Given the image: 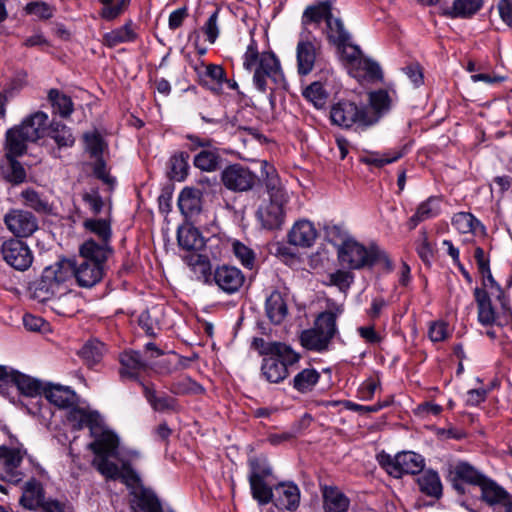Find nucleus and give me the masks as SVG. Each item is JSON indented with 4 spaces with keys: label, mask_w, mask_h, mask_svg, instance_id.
I'll return each instance as SVG.
<instances>
[{
    "label": "nucleus",
    "mask_w": 512,
    "mask_h": 512,
    "mask_svg": "<svg viewBox=\"0 0 512 512\" xmlns=\"http://www.w3.org/2000/svg\"><path fill=\"white\" fill-rule=\"evenodd\" d=\"M3 260L18 271H26L33 263V253L29 246L18 239H8L1 245Z\"/></svg>",
    "instance_id": "obj_10"
},
{
    "label": "nucleus",
    "mask_w": 512,
    "mask_h": 512,
    "mask_svg": "<svg viewBox=\"0 0 512 512\" xmlns=\"http://www.w3.org/2000/svg\"><path fill=\"white\" fill-rule=\"evenodd\" d=\"M303 96L316 108L321 109L327 102V93L319 82H313L303 92Z\"/></svg>",
    "instance_id": "obj_57"
},
{
    "label": "nucleus",
    "mask_w": 512,
    "mask_h": 512,
    "mask_svg": "<svg viewBox=\"0 0 512 512\" xmlns=\"http://www.w3.org/2000/svg\"><path fill=\"white\" fill-rule=\"evenodd\" d=\"M71 260H61L46 267L41 278L33 285L32 296L45 303L55 296H65L68 291L67 281L72 278Z\"/></svg>",
    "instance_id": "obj_4"
},
{
    "label": "nucleus",
    "mask_w": 512,
    "mask_h": 512,
    "mask_svg": "<svg viewBox=\"0 0 512 512\" xmlns=\"http://www.w3.org/2000/svg\"><path fill=\"white\" fill-rule=\"evenodd\" d=\"M21 490L20 505L30 511L39 510L46 499L43 484L39 480L31 478L23 484Z\"/></svg>",
    "instance_id": "obj_26"
},
{
    "label": "nucleus",
    "mask_w": 512,
    "mask_h": 512,
    "mask_svg": "<svg viewBox=\"0 0 512 512\" xmlns=\"http://www.w3.org/2000/svg\"><path fill=\"white\" fill-rule=\"evenodd\" d=\"M316 238L317 230L313 223L308 220L296 222L288 233V242L302 248L311 247Z\"/></svg>",
    "instance_id": "obj_28"
},
{
    "label": "nucleus",
    "mask_w": 512,
    "mask_h": 512,
    "mask_svg": "<svg viewBox=\"0 0 512 512\" xmlns=\"http://www.w3.org/2000/svg\"><path fill=\"white\" fill-rule=\"evenodd\" d=\"M252 348L257 350L259 354L266 356H285L288 361H293L296 358V352L289 346L280 342H267L263 338H254L252 341Z\"/></svg>",
    "instance_id": "obj_36"
},
{
    "label": "nucleus",
    "mask_w": 512,
    "mask_h": 512,
    "mask_svg": "<svg viewBox=\"0 0 512 512\" xmlns=\"http://www.w3.org/2000/svg\"><path fill=\"white\" fill-rule=\"evenodd\" d=\"M474 297L478 307V320L482 325L507 326L512 323L509 300H506V306H501V312L495 313L490 296L485 289L475 288Z\"/></svg>",
    "instance_id": "obj_9"
},
{
    "label": "nucleus",
    "mask_w": 512,
    "mask_h": 512,
    "mask_svg": "<svg viewBox=\"0 0 512 512\" xmlns=\"http://www.w3.org/2000/svg\"><path fill=\"white\" fill-rule=\"evenodd\" d=\"M178 244L187 251H198L205 245L204 238L194 227H181L178 229Z\"/></svg>",
    "instance_id": "obj_42"
},
{
    "label": "nucleus",
    "mask_w": 512,
    "mask_h": 512,
    "mask_svg": "<svg viewBox=\"0 0 512 512\" xmlns=\"http://www.w3.org/2000/svg\"><path fill=\"white\" fill-rule=\"evenodd\" d=\"M450 336L448 325L444 321H433L429 325L428 337L432 342H441Z\"/></svg>",
    "instance_id": "obj_63"
},
{
    "label": "nucleus",
    "mask_w": 512,
    "mask_h": 512,
    "mask_svg": "<svg viewBox=\"0 0 512 512\" xmlns=\"http://www.w3.org/2000/svg\"><path fill=\"white\" fill-rule=\"evenodd\" d=\"M243 67L250 72L253 71V83L262 93L268 89V79L277 87H285V78L278 57L271 51L259 52L254 39H251L243 55Z\"/></svg>",
    "instance_id": "obj_1"
},
{
    "label": "nucleus",
    "mask_w": 512,
    "mask_h": 512,
    "mask_svg": "<svg viewBox=\"0 0 512 512\" xmlns=\"http://www.w3.org/2000/svg\"><path fill=\"white\" fill-rule=\"evenodd\" d=\"M49 125V116L43 111H36L25 117L19 125L8 129L5 141L11 144L13 152L26 153L27 142L35 143L43 138Z\"/></svg>",
    "instance_id": "obj_5"
},
{
    "label": "nucleus",
    "mask_w": 512,
    "mask_h": 512,
    "mask_svg": "<svg viewBox=\"0 0 512 512\" xmlns=\"http://www.w3.org/2000/svg\"><path fill=\"white\" fill-rule=\"evenodd\" d=\"M48 100L51 103L53 112L60 115L62 118H68L74 110L71 97L58 89L49 90Z\"/></svg>",
    "instance_id": "obj_43"
},
{
    "label": "nucleus",
    "mask_w": 512,
    "mask_h": 512,
    "mask_svg": "<svg viewBox=\"0 0 512 512\" xmlns=\"http://www.w3.org/2000/svg\"><path fill=\"white\" fill-rule=\"evenodd\" d=\"M47 136L55 144L49 147V153L54 158H60V152L73 147L76 141L72 129L57 121L50 122Z\"/></svg>",
    "instance_id": "obj_18"
},
{
    "label": "nucleus",
    "mask_w": 512,
    "mask_h": 512,
    "mask_svg": "<svg viewBox=\"0 0 512 512\" xmlns=\"http://www.w3.org/2000/svg\"><path fill=\"white\" fill-rule=\"evenodd\" d=\"M71 260H61L46 267L41 278L33 285L32 296L45 303L55 296H65L68 291L67 281L72 278Z\"/></svg>",
    "instance_id": "obj_3"
},
{
    "label": "nucleus",
    "mask_w": 512,
    "mask_h": 512,
    "mask_svg": "<svg viewBox=\"0 0 512 512\" xmlns=\"http://www.w3.org/2000/svg\"><path fill=\"white\" fill-rule=\"evenodd\" d=\"M344 309L341 305L330 303L328 310L320 313L315 320L314 327H316L321 334L327 336L332 340L337 332L336 320L338 316L343 313Z\"/></svg>",
    "instance_id": "obj_30"
},
{
    "label": "nucleus",
    "mask_w": 512,
    "mask_h": 512,
    "mask_svg": "<svg viewBox=\"0 0 512 512\" xmlns=\"http://www.w3.org/2000/svg\"><path fill=\"white\" fill-rule=\"evenodd\" d=\"M162 355L163 351L152 342L145 345L144 355L139 351H124L120 355V377L122 379L134 380L140 383V374L153 368L151 360Z\"/></svg>",
    "instance_id": "obj_7"
},
{
    "label": "nucleus",
    "mask_w": 512,
    "mask_h": 512,
    "mask_svg": "<svg viewBox=\"0 0 512 512\" xmlns=\"http://www.w3.org/2000/svg\"><path fill=\"white\" fill-rule=\"evenodd\" d=\"M178 206L181 212L191 217L201 211V193L194 188H184L178 198Z\"/></svg>",
    "instance_id": "obj_39"
},
{
    "label": "nucleus",
    "mask_w": 512,
    "mask_h": 512,
    "mask_svg": "<svg viewBox=\"0 0 512 512\" xmlns=\"http://www.w3.org/2000/svg\"><path fill=\"white\" fill-rule=\"evenodd\" d=\"M21 197L24 200V204L36 212L46 213L50 210L48 201L33 189L22 191Z\"/></svg>",
    "instance_id": "obj_56"
},
{
    "label": "nucleus",
    "mask_w": 512,
    "mask_h": 512,
    "mask_svg": "<svg viewBox=\"0 0 512 512\" xmlns=\"http://www.w3.org/2000/svg\"><path fill=\"white\" fill-rule=\"evenodd\" d=\"M440 213V198L431 196L421 202L414 215L408 221V227L413 230L420 222L436 217Z\"/></svg>",
    "instance_id": "obj_35"
},
{
    "label": "nucleus",
    "mask_w": 512,
    "mask_h": 512,
    "mask_svg": "<svg viewBox=\"0 0 512 512\" xmlns=\"http://www.w3.org/2000/svg\"><path fill=\"white\" fill-rule=\"evenodd\" d=\"M135 505L141 512H162V506L151 490L143 489L135 495Z\"/></svg>",
    "instance_id": "obj_50"
},
{
    "label": "nucleus",
    "mask_w": 512,
    "mask_h": 512,
    "mask_svg": "<svg viewBox=\"0 0 512 512\" xmlns=\"http://www.w3.org/2000/svg\"><path fill=\"white\" fill-rule=\"evenodd\" d=\"M395 463L399 470V478L403 474L420 473L425 466L424 458L412 451H403L395 455Z\"/></svg>",
    "instance_id": "obj_34"
},
{
    "label": "nucleus",
    "mask_w": 512,
    "mask_h": 512,
    "mask_svg": "<svg viewBox=\"0 0 512 512\" xmlns=\"http://www.w3.org/2000/svg\"><path fill=\"white\" fill-rule=\"evenodd\" d=\"M68 421L74 430L88 427L91 430L99 424L100 415L97 411L72 406L67 415Z\"/></svg>",
    "instance_id": "obj_33"
},
{
    "label": "nucleus",
    "mask_w": 512,
    "mask_h": 512,
    "mask_svg": "<svg viewBox=\"0 0 512 512\" xmlns=\"http://www.w3.org/2000/svg\"><path fill=\"white\" fill-rule=\"evenodd\" d=\"M297 68L300 75H308L314 68L317 47L308 35L301 34L296 47Z\"/></svg>",
    "instance_id": "obj_23"
},
{
    "label": "nucleus",
    "mask_w": 512,
    "mask_h": 512,
    "mask_svg": "<svg viewBox=\"0 0 512 512\" xmlns=\"http://www.w3.org/2000/svg\"><path fill=\"white\" fill-rule=\"evenodd\" d=\"M481 488V497L489 505L503 504L506 505L509 501L508 492L498 485L495 481L483 478L478 485Z\"/></svg>",
    "instance_id": "obj_37"
},
{
    "label": "nucleus",
    "mask_w": 512,
    "mask_h": 512,
    "mask_svg": "<svg viewBox=\"0 0 512 512\" xmlns=\"http://www.w3.org/2000/svg\"><path fill=\"white\" fill-rule=\"evenodd\" d=\"M85 149L90 153L91 157H102L104 150V141L97 132H88L84 134Z\"/></svg>",
    "instance_id": "obj_61"
},
{
    "label": "nucleus",
    "mask_w": 512,
    "mask_h": 512,
    "mask_svg": "<svg viewBox=\"0 0 512 512\" xmlns=\"http://www.w3.org/2000/svg\"><path fill=\"white\" fill-rule=\"evenodd\" d=\"M449 476L451 481L459 480L473 485H479L485 477L466 462H459L452 466Z\"/></svg>",
    "instance_id": "obj_40"
},
{
    "label": "nucleus",
    "mask_w": 512,
    "mask_h": 512,
    "mask_svg": "<svg viewBox=\"0 0 512 512\" xmlns=\"http://www.w3.org/2000/svg\"><path fill=\"white\" fill-rule=\"evenodd\" d=\"M341 51L342 57L350 64L362 63V52L357 45L347 41L343 46H337Z\"/></svg>",
    "instance_id": "obj_64"
},
{
    "label": "nucleus",
    "mask_w": 512,
    "mask_h": 512,
    "mask_svg": "<svg viewBox=\"0 0 512 512\" xmlns=\"http://www.w3.org/2000/svg\"><path fill=\"white\" fill-rule=\"evenodd\" d=\"M257 176L247 167L240 164L227 166L221 174L223 185L234 192H245L251 190L256 182Z\"/></svg>",
    "instance_id": "obj_12"
},
{
    "label": "nucleus",
    "mask_w": 512,
    "mask_h": 512,
    "mask_svg": "<svg viewBox=\"0 0 512 512\" xmlns=\"http://www.w3.org/2000/svg\"><path fill=\"white\" fill-rule=\"evenodd\" d=\"M325 33L328 40L336 46H343L350 40V34L344 28L342 21L333 16L327 20Z\"/></svg>",
    "instance_id": "obj_46"
},
{
    "label": "nucleus",
    "mask_w": 512,
    "mask_h": 512,
    "mask_svg": "<svg viewBox=\"0 0 512 512\" xmlns=\"http://www.w3.org/2000/svg\"><path fill=\"white\" fill-rule=\"evenodd\" d=\"M72 268V277H75L78 285L84 288H91L102 280L105 267L81 259L78 263L72 261Z\"/></svg>",
    "instance_id": "obj_20"
},
{
    "label": "nucleus",
    "mask_w": 512,
    "mask_h": 512,
    "mask_svg": "<svg viewBox=\"0 0 512 512\" xmlns=\"http://www.w3.org/2000/svg\"><path fill=\"white\" fill-rule=\"evenodd\" d=\"M45 398L58 408H71L77 402V395L68 386L49 385L44 388Z\"/></svg>",
    "instance_id": "obj_29"
},
{
    "label": "nucleus",
    "mask_w": 512,
    "mask_h": 512,
    "mask_svg": "<svg viewBox=\"0 0 512 512\" xmlns=\"http://www.w3.org/2000/svg\"><path fill=\"white\" fill-rule=\"evenodd\" d=\"M403 156L402 150H394L389 151L386 153H379V152H370L366 155H363L360 157V162L366 164L375 166L378 168L383 167L384 165L393 163L400 159Z\"/></svg>",
    "instance_id": "obj_47"
},
{
    "label": "nucleus",
    "mask_w": 512,
    "mask_h": 512,
    "mask_svg": "<svg viewBox=\"0 0 512 512\" xmlns=\"http://www.w3.org/2000/svg\"><path fill=\"white\" fill-rule=\"evenodd\" d=\"M452 225L460 233H476L478 228H483L481 223L468 212L456 213L452 218Z\"/></svg>",
    "instance_id": "obj_54"
},
{
    "label": "nucleus",
    "mask_w": 512,
    "mask_h": 512,
    "mask_svg": "<svg viewBox=\"0 0 512 512\" xmlns=\"http://www.w3.org/2000/svg\"><path fill=\"white\" fill-rule=\"evenodd\" d=\"M105 352V345L98 340H90L80 349L79 355L88 366L99 363Z\"/></svg>",
    "instance_id": "obj_48"
},
{
    "label": "nucleus",
    "mask_w": 512,
    "mask_h": 512,
    "mask_svg": "<svg viewBox=\"0 0 512 512\" xmlns=\"http://www.w3.org/2000/svg\"><path fill=\"white\" fill-rule=\"evenodd\" d=\"M186 148L190 151L201 149L194 157L193 163L195 167L202 171H216L221 162V156L218 149L213 147V140L202 138L196 135H187Z\"/></svg>",
    "instance_id": "obj_8"
},
{
    "label": "nucleus",
    "mask_w": 512,
    "mask_h": 512,
    "mask_svg": "<svg viewBox=\"0 0 512 512\" xmlns=\"http://www.w3.org/2000/svg\"><path fill=\"white\" fill-rule=\"evenodd\" d=\"M26 454L27 451L22 444L0 445V467L6 480L14 484L22 480L23 473L19 468Z\"/></svg>",
    "instance_id": "obj_11"
},
{
    "label": "nucleus",
    "mask_w": 512,
    "mask_h": 512,
    "mask_svg": "<svg viewBox=\"0 0 512 512\" xmlns=\"http://www.w3.org/2000/svg\"><path fill=\"white\" fill-rule=\"evenodd\" d=\"M0 380H10L19 392L27 397H36L44 393L40 381L18 371L9 372L6 366L0 365Z\"/></svg>",
    "instance_id": "obj_19"
},
{
    "label": "nucleus",
    "mask_w": 512,
    "mask_h": 512,
    "mask_svg": "<svg viewBox=\"0 0 512 512\" xmlns=\"http://www.w3.org/2000/svg\"><path fill=\"white\" fill-rule=\"evenodd\" d=\"M8 230L17 237H28L38 228L34 215L24 210H11L4 217Z\"/></svg>",
    "instance_id": "obj_16"
},
{
    "label": "nucleus",
    "mask_w": 512,
    "mask_h": 512,
    "mask_svg": "<svg viewBox=\"0 0 512 512\" xmlns=\"http://www.w3.org/2000/svg\"><path fill=\"white\" fill-rule=\"evenodd\" d=\"M419 489L427 496L440 498L442 496V484L437 472L428 470L417 479Z\"/></svg>",
    "instance_id": "obj_44"
},
{
    "label": "nucleus",
    "mask_w": 512,
    "mask_h": 512,
    "mask_svg": "<svg viewBox=\"0 0 512 512\" xmlns=\"http://www.w3.org/2000/svg\"><path fill=\"white\" fill-rule=\"evenodd\" d=\"M331 17L332 13L327 5L320 4L317 6H309L303 13L302 23L303 25H319L322 22L327 24L328 18Z\"/></svg>",
    "instance_id": "obj_53"
},
{
    "label": "nucleus",
    "mask_w": 512,
    "mask_h": 512,
    "mask_svg": "<svg viewBox=\"0 0 512 512\" xmlns=\"http://www.w3.org/2000/svg\"><path fill=\"white\" fill-rule=\"evenodd\" d=\"M369 101L373 113L379 118L382 112L387 111L390 108L391 99L386 90H378L371 92L369 95Z\"/></svg>",
    "instance_id": "obj_58"
},
{
    "label": "nucleus",
    "mask_w": 512,
    "mask_h": 512,
    "mask_svg": "<svg viewBox=\"0 0 512 512\" xmlns=\"http://www.w3.org/2000/svg\"><path fill=\"white\" fill-rule=\"evenodd\" d=\"M266 315L274 324H280L287 316L288 309L283 295L279 291H273L265 302Z\"/></svg>",
    "instance_id": "obj_38"
},
{
    "label": "nucleus",
    "mask_w": 512,
    "mask_h": 512,
    "mask_svg": "<svg viewBox=\"0 0 512 512\" xmlns=\"http://www.w3.org/2000/svg\"><path fill=\"white\" fill-rule=\"evenodd\" d=\"M274 504L280 509L296 511L300 504V489L293 482L279 483L274 487Z\"/></svg>",
    "instance_id": "obj_24"
},
{
    "label": "nucleus",
    "mask_w": 512,
    "mask_h": 512,
    "mask_svg": "<svg viewBox=\"0 0 512 512\" xmlns=\"http://www.w3.org/2000/svg\"><path fill=\"white\" fill-rule=\"evenodd\" d=\"M261 172L263 176L265 175L264 183L270 200L288 201V195L275 168L264 161L261 165Z\"/></svg>",
    "instance_id": "obj_31"
},
{
    "label": "nucleus",
    "mask_w": 512,
    "mask_h": 512,
    "mask_svg": "<svg viewBox=\"0 0 512 512\" xmlns=\"http://www.w3.org/2000/svg\"><path fill=\"white\" fill-rule=\"evenodd\" d=\"M271 473L272 469L270 467H260L257 462H251V472L249 475L251 493L252 497L260 505L268 504L274 500V488L269 487L265 482V478L271 475Z\"/></svg>",
    "instance_id": "obj_13"
},
{
    "label": "nucleus",
    "mask_w": 512,
    "mask_h": 512,
    "mask_svg": "<svg viewBox=\"0 0 512 512\" xmlns=\"http://www.w3.org/2000/svg\"><path fill=\"white\" fill-rule=\"evenodd\" d=\"M112 253L113 249L110 244L98 242L94 238L85 240L79 247L80 259L88 260L104 267Z\"/></svg>",
    "instance_id": "obj_25"
},
{
    "label": "nucleus",
    "mask_w": 512,
    "mask_h": 512,
    "mask_svg": "<svg viewBox=\"0 0 512 512\" xmlns=\"http://www.w3.org/2000/svg\"><path fill=\"white\" fill-rule=\"evenodd\" d=\"M143 395L151 408L160 413H176L180 410L178 400L166 393H158L153 384L140 382Z\"/></svg>",
    "instance_id": "obj_21"
},
{
    "label": "nucleus",
    "mask_w": 512,
    "mask_h": 512,
    "mask_svg": "<svg viewBox=\"0 0 512 512\" xmlns=\"http://www.w3.org/2000/svg\"><path fill=\"white\" fill-rule=\"evenodd\" d=\"M300 359V355L296 353L293 361H288L285 356H269L263 359L261 365V374L269 382L273 384L284 381L289 375V367L296 364Z\"/></svg>",
    "instance_id": "obj_14"
},
{
    "label": "nucleus",
    "mask_w": 512,
    "mask_h": 512,
    "mask_svg": "<svg viewBox=\"0 0 512 512\" xmlns=\"http://www.w3.org/2000/svg\"><path fill=\"white\" fill-rule=\"evenodd\" d=\"M288 201L270 200L257 211L258 220L265 229L273 230L282 226L285 218L284 205Z\"/></svg>",
    "instance_id": "obj_22"
},
{
    "label": "nucleus",
    "mask_w": 512,
    "mask_h": 512,
    "mask_svg": "<svg viewBox=\"0 0 512 512\" xmlns=\"http://www.w3.org/2000/svg\"><path fill=\"white\" fill-rule=\"evenodd\" d=\"M233 253L240 263L249 269H252L255 262V253L248 246L244 245L239 241H235L232 244Z\"/></svg>",
    "instance_id": "obj_60"
},
{
    "label": "nucleus",
    "mask_w": 512,
    "mask_h": 512,
    "mask_svg": "<svg viewBox=\"0 0 512 512\" xmlns=\"http://www.w3.org/2000/svg\"><path fill=\"white\" fill-rule=\"evenodd\" d=\"M137 38V34L133 28L131 21L123 26L114 29L103 36V42L107 47L113 48L119 44L133 42Z\"/></svg>",
    "instance_id": "obj_41"
},
{
    "label": "nucleus",
    "mask_w": 512,
    "mask_h": 512,
    "mask_svg": "<svg viewBox=\"0 0 512 512\" xmlns=\"http://www.w3.org/2000/svg\"><path fill=\"white\" fill-rule=\"evenodd\" d=\"M340 264L352 270L371 268L377 263H383L392 270V262L387 253L377 245L364 246L353 238L345 239L337 250Z\"/></svg>",
    "instance_id": "obj_2"
},
{
    "label": "nucleus",
    "mask_w": 512,
    "mask_h": 512,
    "mask_svg": "<svg viewBox=\"0 0 512 512\" xmlns=\"http://www.w3.org/2000/svg\"><path fill=\"white\" fill-rule=\"evenodd\" d=\"M83 226L98 238V242L110 244L112 231L108 221L104 219H86L83 222Z\"/></svg>",
    "instance_id": "obj_49"
},
{
    "label": "nucleus",
    "mask_w": 512,
    "mask_h": 512,
    "mask_svg": "<svg viewBox=\"0 0 512 512\" xmlns=\"http://www.w3.org/2000/svg\"><path fill=\"white\" fill-rule=\"evenodd\" d=\"M245 281L242 271L236 267L222 265L218 266L212 277V283L226 294H234L240 290Z\"/></svg>",
    "instance_id": "obj_15"
},
{
    "label": "nucleus",
    "mask_w": 512,
    "mask_h": 512,
    "mask_svg": "<svg viewBox=\"0 0 512 512\" xmlns=\"http://www.w3.org/2000/svg\"><path fill=\"white\" fill-rule=\"evenodd\" d=\"M483 277V285L487 289V293L489 296L495 297L499 302L501 306H506V300H509L504 293V291L501 289V287L497 284V282L494 280L491 270L488 269V272H485V275H482Z\"/></svg>",
    "instance_id": "obj_59"
},
{
    "label": "nucleus",
    "mask_w": 512,
    "mask_h": 512,
    "mask_svg": "<svg viewBox=\"0 0 512 512\" xmlns=\"http://www.w3.org/2000/svg\"><path fill=\"white\" fill-rule=\"evenodd\" d=\"M319 378L320 374L315 369H304L294 377L293 387L301 393H307L314 388Z\"/></svg>",
    "instance_id": "obj_52"
},
{
    "label": "nucleus",
    "mask_w": 512,
    "mask_h": 512,
    "mask_svg": "<svg viewBox=\"0 0 512 512\" xmlns=\"http://www.w3.org/2000/svg\"><path fill=\"white\" fill-rule=\"evenodd\" d=\"M328 284L338 287L342 292L347 291L354 281V275L345 270H337L334 273L329 274Z\"/></svg>",
    "instance_id": "obj_62"
},
{
    "label": "nucleus",
    "mask_w": 512,
    "mask_h": 512,
    "mask_svg": "<svg viewBox=\"0 0 512 512\" xmlns=\"http://www.w3.org/2000/svg\"><path fill=\"white\" fill-rule=\"evenodd\" d=\"M482 4L483 0H454L447 14L451 17L468 18L477 13Z\"/></svg>",
    "instance_id": "obj_51"
},
{
    "label": "nucleus",
    "mask_w": 512,
    "mask_h": 512,
    "mask_svg": "<svg viewBox=\"0 0 512 512\" xmlns=\"http://www.w3.org/2000/svg\"><path fill=\"white\" fill-rule=\"evenodd\" d=\"M322 506L324 512H347L350 499L337 487L321 486Z\"/></svg>",
    "instance_id": "obj_27"
},
{
    "label": "nucleus",
    "mask_w": 512,
    "mask_h": 512,
    "mask_svg": "<svg viewBox=\"0 0 512 512\" xmlns=\"http://www.w3.org/2000/svg\"><path fill=\"white\" fill-rule=\"evenodd\" d=\"M110 457H95L92 466L106 479L116 480L120 477V469L117 464L109 460Z\"/></svg>",
    "instance_id": "obj_55"
},
{
    "label": "nucleus",
    "mask_w": 512,
    "mask_h": 512,
    "mask_svg": "<svg viewBox=\"0 0 512 512\" xmlns=\"http://www.w3.org/2000/svg\"><path fill=\"white\" fill-rule=\"evenodd\" d=\"M330 120L333 125L343 129L365 130L376 124L379 117L363 104L340 100L331 106Z\"/></svg>",
    "instance_id": "obj_6"
},
{
    "label": "nucleus",
    "mask_w": 512,
    "mask_h": 512,
    "mask_svg": "<svg viewBox=\"0 0 512 512\" xmlns=\"http://www.w3.org/2000/svg\"><path fill=\"white\" fill-rule=\"evenodd\" d=\"M11 148V144L5 141V159L0 164V173L7 182L18 185L25 181L26 171L16 158L25 153L13 152Z\"/></svg>",
    "instance_id": "obj_17"
},
{
    "label": "nucleus",
    "mask_w": 512,
    "mask_h": 512,
    "mask_svg": "<svg viewBox=\"0 0 512 512\" xmlns=\"http://www.w3.org/2000/svg\"><path fill=\"white\" fill-rule=\"evenodd\" d=\"M119 445L118 437L111 431H103L88 445L95 457H115Z\"/></svg>",
    "instance_id": "obj_32"
},
{
    "label": "nucleus",
    "mask_w": 512,
    "mask_h": 512,
    "mask_svg": "<svg viewBox=\"0 0 512 512\" xmlns=\"http://www.w3.org/2000/svg\"><path fill=\"white\" fill-rule=\"evenodd\" d=\"M300 341L306 349L320 352L328 347L331 340L321 334L316 327H313L301 333Z\"/></svg>",
    "instance_id": "obj_45"
}]
</instances>
